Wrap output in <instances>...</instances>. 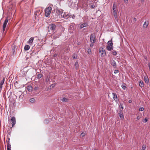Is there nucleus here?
I'll use <instances>...</instances> for the list:
<instances>
[{
    "label": "nucleus",
    "mask_w": 150,
    "mask_h": 150,
    "mask_svg": "<svg viewBox=\"0 0 150 150\" xmlns=\"http://www.w3.org/2000/svg\"><path fill=\"white\" fill-rule=\"evenodd\" d=\"M59 14L60 17L62 18H63L65 19H69L70 20V13H66V12L63 13V11L61 10L59 11Z\"/></svg>",
    "instance_id": "nucleus-1"
},
{
    "label": "nucleus",
    "mask_w": 150,
    "mask_h": 150,
    "mask_svg": "<svg viewBox=\"0 0 150 150\" xmlns=\"http://www.w3.org/2000/svg\"><path fill=\"white\" fill-rule=\"evenodd\" d=\"M57 25L54 23H51L49 26V28L53 33H55L57 30Z\"/></svg>",
    "instance_id": "nucleus-2"
},
{
    "label": "nucleus",
    "mask_w": 150,
    "mask_h": 150,
    "mask_svg": "<svg viewBox=\"0 0 150 150\" xmlns=\"http://www.w3.org/2000/svg\"><path fill=\"white\" fill-rule=\"evenodd\" d=\"M75 24L74 23H71L69 26L68 30L69 32L70 33H72L76 29V27H75Z\"/></svg>",
    "instance_id": "nucleus-3"
},
{
    "label": "nucleus",
    "mask_w": 150,
    "mask_h": 150,
    "mask_svg": "<svg viewBox=\"0 0 150 150\" xmlns=\"http://www.w3.org/2000/svg\"><path fill=\"white\" fill-rule=\"evenodd\" d=\"M52 10V8L49 6L45 10V16L48 17L50 14Z\"/></svg>",
    "instance_id": "nucleus-4"
},
{
    "label": "nucleus",
    "mask_w": 150,
    "mask_h": 150,
    "mask_svg": "<svg viewBox=\"0 0 150 150\" xmlns=\"http://www.w3.org/2000/svg\"><path fill=\"white\" fill-rule=\"evenodd\" d=\"M91 42L94 43L96 41V38L94 34H91L90 37Z\"/></svg>",
    "instance_id": "nucleus-5"
},
{
    "label": "nucleus",
    "mask_w": 150,
    "mask_h": 150,
    "mask_svg": "<svg viewBox=\"0 0 150 150\" xmlns=\"http://www.w3.org/2000/svg\"><path fill=\"white\" fill-rule=\"evenodd\" d=\"M99 52L101 53V55L103 56L104 57L106 55L105 50H104L103 48V47H101L99 49Z\"/></svg>",
    "instance_id": "nucleus-6"
},
{
    "label": "nucleus",
    "mask_w": 150,
    "mask_h": 150,
    "mask_svg": "<svg viewBox=\"0 0 150 150\" xmlns=\"http://www.w3.org/2000/svg\"><path fill=\"white\" fill-rule=\"evenodd\" d=\"M11 121L12 127H13L16 124V121L15 117L14 116L12 117L11 119Z\"/></svg>",
    "instance_id": "nucleus-7"
},
{
    "label": "nucleus",
    "mask_w": 150,
    "mask_h": 150,
    "mask_svg": "<svg viewBox=\"0 0 150 150\" xmlns=\"http://www.w3.org/2000/svg\"><path fill=\"white\" fill-rule=\"evenodd\" d=\"M88 25L87 23H84L81 24L79 26V28L80 29H81L83 28L88 26Z\"/></svg>",
    "instance_id": "nucleus-8"
},
{
    "label": "nucleus",
    "mask_w": 150,
    "mask_h": 150,
    "mask_svg": "<svg viewBox=\"0 0 150 150\" xmlns=\"http://www.w3.org/2000/svg\"><path fill=\"white\" fill-rule=\"evenodd\" d=\"M12 52L13 54H15L16 52V46L15 45H13L12 46Z\"/></svg>",
    "instance_id": "nucleus-9"
},
{
    "label": "nucleus",
    "mask_w": 150,
    "mask_h": 150,
    "mask_svg": "<svg viewBox=\"0 0 150 150\" xmlns=\"http://www.w3.org/2000/svg\"><path fill=\"white\" fill-rule=\"evenodd\" d=\"M112 94L113 95V98L115 101L118 100V99L116 94L115 93H112Z\"/></svg>",
    "instance_id": "nucleus-10"
},
{
    "label": "nucleus",
    "mask_w": 150,
    "mask_h": 150,
    "mask_svg": "<svg viewBox=\"0 0 150 150\" xmlns=\"http://www.w3.org/2000/svg\"><path fill=\"white\" fill-rule=\"evenodd\" d=\"M34 40V38L33 37L30 38L27 42V43L29 45H31L33 41Z\"/></svg>",
    "instance_id": "nucleus-11"
},
{
    "label": "nucleus",
    "mask_w": 150,
    "mask_h": 150,
    "mask_svg": "<svg viewBox=\"0 0 150 150\" xmlns=\"http://www.w3.org/2000/svg\"><path fill=\"white\" fill-rule=\"evenodd\" d=\"M118 114L121 119H123L124 118V115L122 112V110H119L118 112Z\"/></svg>",
    "instance_id": "nucleus-12"
},
{
    "label": "nucleus",
    "mask_w": 150,
    "mask_h": 150,
    "mask_svg": "<svg viewBox=\"0 0 150 150\" xmlns=\"http://www.w3.org/2000/svg\"><path fill=\"white\" fill-rule=\"evenodd\" d=\"M111 64L113 67L114 68H116V64L115 61L113 59L112 60Z\"/></svg>",
    "instance_id": "nucleus-13"
},
{
    "label": "nucleus",
    "mask_w": 150,
    "mask_h": 150,
    "mask_svg": "<svg viewBox=\"0 0 150 150\" xmlns=\"http://www.w3.org/2000/svg\"><path fill=\"white\" fill-rule=\"evenodd\" d=\"M74 66L76 69L77 70L78 69L79 67V64L78 62L76 61L75 62L74 65Z\"/></svg>",
    "instance_id": "nucleus-14"
},
{
    "label": "nucleus",
    "mask_w": 150,
    "mask_h": 150,
    "mask_svg": "<svg viewBox=\"0 0 150 150\" xmlns=\"http://www.w3.org/2000/svg\"><path fill=\"white\" fill-rule=\"evenodd\" d=\"M60 100L63 102H66L69 101V99L67 98L64 97L62 99H61Z\"/></svg>",
    "instance_id": "nucleus-15"
},
{
    "label": "nucleus",
    "mask_w": 150,
    "mask_h": 150,
    "mask_svg": "<svg viewBox=\"0 0 150 150\" xmlns=\"http://www.w3.org/2000/svg\"><path fill=\"white\" fill-rule=\"evenodd\" d=\"M7 150H11V144L10 143L9 141H8L7 143Z\"/></svg>",
    "instance_id": "nucleus-16"
},
{
    "label": "nucleus",
    "mask_w": 150,
    "mask_h": 150,
    "mask_svg": "<svg viewBox=\"0 0 150 150\" xmlns=\"http://www.w3.org/2000/svg\"><path fill=\"white\" fill-rule=\"evenodd\" d=\"M93 3V1L92 0H89L87 2V4L88 6H90V5Z\"/></svg>",
    "instance_id": "nucleus-17"
},
{
    "label": "nucleus",
    "mask_w": 150,
    "mask_h": 150,
    "mask_svg": "<svg viewBox=\"0 0 150 150\" xmlns=\"http://www.w3.org/2000/svg\"><path fill=\"white\" fill-rule=\"evenodd\" d=\"M108 51H111L113 48V46H107L106 47Z\"/></svg>",
    "instance_id": "nucleus-18"
},
{
    "label": "nucleus",
    "mask_w": 150,
    "mask_h": 150,
    "mask_svg": "<svg viewBox=\"0 0 150 150\" xmlns=\"http://www.w3.org/2000/svg\"><path fill=\"white\" fill-rule=\"evenodd\" d=\"M8 19L7 18H6L5 20L4 21L3 24V26L6 27L7 24L8 22Z\"/></svg>",
    "instance_id": "nucleus-19"
},
{
    "label": "nucleus",
    "mask_w": 150,
    "mask_h": 150,
    "mask_svg": "<svg viewBox=\"0 0 150 150\" xmlns=\"http://www.w3.org/2000/svg\"><path fill=\"white\" fill-rule=\"evenodd\" d=\"M33 87L30 86H28L27 90L28 91L31 92L33 90Z\"/></svg>",
    "instance_id": "nucleus-20"
},
{
    "label": "nucleus",
    "mask_w": 150,
    "mask_h": 150,
    "mask_svg": "<svg viewBox=\"0 0 150 150\" xmlns=\"http://www.w3.org/2000/svg\"><path fill=\"white\" fill-rule=\"evenodd\" d=\"M87 51L89 54H90L92 53L90 47H88L87 49Z\"/></svg>",
    "instance_id": "nucleus-21"
},
{
    "label": "nucleus",
    "mask_w": 150,
    "mask_h": 150,
    "mask_svg": "<svg viewBox=\"0 0 150 150\" xmlns=\"http://www.w3.org/2000/svg\"><path fill=\"white\" fill-rule=\"evenodd\" d=\"M30 46L29 45H26L25 46L24 49L25 51H27L30 49Z\"/></svg>",
    "instance_id": "nucleus-22"
},
{
    "label": "nucleus",
    "mask_w": 150,
    "mask_h": 150,
    "mask_svg": "<svg viewBox=\"0 0 150 150\" xmlns=\"http://www.w3.org/2000/svg\"><path fill=\"white\" fill-rule=\"evenodd\" d=\"M51 120V119L49 118L48 119H45L44 121V123L45 124H47L49 123L50 121V120Z\"/></svg>",
    "instance_id": "nucleus-23"
},
{
    "label": "nucleus",
    "mask_w": 150,
    "mask_h": 150,
    "mask_svg": "<svg viewBox=\"0 0 150 150\" xmlns=\"http://www.w3.org/2000/svg\"><path fill=\"white\" fill-rule=\"evenodd\" d=\"M77 58V55L75 53H74L73 54L72 58L74 59H76Z\"/></svg>",
    "instance_id": "nucleus-24"
},
{
    "label": "nucleus",
    "mask_w": 150,
    "mask_h": 150,
    "mask_svg": "<svg viewBox=\"0 0 150 150\" xmlns=\"http://www.w3.org/2000/svg\"><path fill=\"white\" fill-rule=\"evenodd\" d=\"M139 86L140 87L142 88L144 86V83L142 81H140L139 82Z\"/></svg>",
    "instance_id": "nucleus-25"
},
{
    "label": "nucleus",
    "mask_w": 150,
    "mask_h": 150,
    "mask_svg": "<svg viewBox=\"0 0 150 150\" xmlns=\"http://www.w3.org/2000/svg\"><path fill=\"white\" fill-rule=\"evenodd\" d=\"M144 80L145 81V82L146 83H147L149 82V79L148 77H147L146 76H144Z\"/></svg>",
    "instance_id": "nucleus-26"
},
{
    "label": "nucleus",
    "mask_w": 150,
    "mask_h": 150,
    "mask_svg": "<svg viewBox=\"0 0 150 150\" xmlns=\"http://www.w3.org/2000/svg\"><path fill=\"white\" fill-rule=\"evenodd\" d=\"M42 76L43 75L42 74H39L37 76V78L38 79H40Z\"/></svg>",
    "instance_id": "nucleus-27"
},
{
    "label": "nucleus",
    "mask_w": 150,
    "mask_h": 150,
    "mask_svg": "<svg viewBox=\"0 0 150 150\" xmlns=\"http://www.w3.org/2000/svg\"><path fill=\"white\" fill-rule=\"evenodd\" d=\"M112 40L111 39L108 42V44L109 45V46H113V44L112 41Z\"/></svg>",
    "instance_id": "nucleus-28"
},
{
    "label": "nucleus",
    "mask_w": 150,
    "mask_h": 150,
    "mask_svg": "<svg viewBox=\"0 0 150 150\" xmlns=\"http://www.w3.org/2000/svg\"><path fill=\"white\" fill-rule=\"evenodd\" d=\"M113 16L115 18V19H117V11L113 12Z\"/></svg>",
    "instance_id": "nucleus-29"
},
{
    "label": "nucleus",
    "mask_w": 150,
    "mask_h": 150,
    "mask_svg": "<svg viewBox=\"0 0 150 150\" xmlns=\"http://www.w3.org/2000/svg\"><path fill=\"white\" fill-rule=\"evenodd\" d=\"M5 77L3 78L2 80H1L0 82V85H3L5 81Z\"/></svg>",
    "instance_id": "nucleus-30"
},
{
    "label": "nucleus",
    "mask_w": 150,
    "mask_h": 150,
    "mask_svg": "<svg viewBox=\"0 0 150 150\" xmlns=\"http://www.w3.org/2000/svg\"><path fill=\"white\" fill-rule=\"evenodd\" d=\"M95 5H96V4L95 3H94L90 5V6L89 7L92 8H94L95 7Z\"/></svg>",
    "instance_id": "nucleus-31"
},
{
    "label": "nucleus",
    "mask_w": 150,
    "mask_h": 150,
    "mask_svg": "<svg viewBox=\"0 0 150 150\" xmlns=\"http://www.w3.org/2000/svg\"><path fill=\"white\" fill-rule=\"evenodd\" d=\"M70 20L71 19H74L75 18V16L74 14L71 15L70 13Z\"/></svg>",
    "instance_id": "nucleus-32"
},
{
    "label": "nucleus",
    "mask_w": 150,
    "mask_h": 150,
    "mask_svg": "<svg viewBox=\"0 0 150 150\" xmlns=\"http://www.w3.org/2000/svg\"><path fill=\"white\" fill-rule=\"evenodd\" d=\"M45 81L46 82H49L50 83V77L47 76L45 79Z\"/></svg>",
    "instance_id": "nucleus-33"
},
{
    "label": "nucleus",
    "mask_w": 150,
    "mask_h": 150,
    "mask_svg": "<svg viewBox=\"0 0 150 150\" xmlns=\"http://www.w3.org/2000/svg\"><path fill=\"white\" fill-rule=\"evenodd\" d=\"M120 108H122L123 110L124 108L123 104V103H120L119 105Z\"/></svg>",
    "instance_id": "nucleus-34"
},
{
    "label": "nucleus",
    "mask_w": 150,
    "mask_h": 150,
    "mask_svg": "<svg viewBox=\"0 0 150 150\" xmlns=\"http://www.w3.org/2000/svg\"><path fill=\"white\" fill-rule=\"evenodd\" d=\"M85 135V134L84 132H81L80 134L81 137H83Z\"/></svg>",
    "instance_id": "nucleus-35"
},
{
    "label": "nucleus",
    "mask_w": 150,
    "mask_h": 150,
    "mask_svg": "<svg viewBox=\"0 0 150 150\" xmlns=\"http://www.w3.org/2000/svg\"><path fill=\"white\" fill-rule=\"evenodd\" d=\"M148 25V24H147L146 22L145 21L143 24V27L145 28H146L147 27Z\"/></svg>",
    "instance_id": "nucleus-36"
},
{
    "label": "nucleus",
    "mask_w": 150,
    "mask_h": 150,
    "mask_svg": "<svg viewBox=\"0 0 150 150\" xmlns=\"http://www.w3.org/2000/svg\"><path fill=\"white\" fill-rule=\"evenodd\" d=\"M30 101L32 103H34L35 102V99L34 98H31L30 99Z\"/></svg>",
    "instance_id": "nucleus-37"
},
{
    "label": "nucleus",
    "mask_w": 150,
    "mask_h": 150,
    "mask_svg": "<svg viewBox=\"0 0 150 150\" xmlns=\"http://www.w3.org/2000/svg\"><path fill=\"white\" fill-rule=\"evenodd\" d=\"M56 83H54V84H52L50 85V87H51L50 88H54L55 87V85H56Z\"/></svg>",
    "instance_id": "nucleus-38"
},
{
    "label": "nucleus",
    "mask_w": 150,
    "mask_h": 150,
    "mask_svg": "<svg viewBox=\"0 0 150 150\" xmlns=\"http://www.w3.org/2000/svg\"><path fill=\"white\" fill-rule=\"evenodd\" d=\"M146 146L145 144H143L142 146V149L141 150H145Z\"/></svg>",
    "instance_id": "nucleus-39"
},
{
    "label": "nucleus",
    "mask_w": 150,
    "mask_h": 150,
    "mask_svg": "<svg viewBox=\"0 0 150 150\" xmlns=\"http://www.w3.org/2000/svg\"><path fill=\"white\" fill-rule=\"evenodd\" d=\"M144 110V108L143 107H140L139 109V111H142Z\"/></svg>",
    "instance_id": "nucleus-40"
},
{
    "label": "nucleus",
    "mask_w": 150,
    "mask_h": 150,
    "mask_svg": "<svg viewBox=\"0 0 150 150\" xmlns=\"http://www.w3.org/2000/svg\"><path fill=\"white\" fill-rule=\"evenodd\" d=\"M112 53L114 55H116L117 54V53L116 51L112 52Z\"/></svg>",
    "instance_id": "nucleus-41"
},
{
    "label": "nucleus",
    "mask_w": 150,
    "mask_h": 150,
    "mask_svg": "<svg viewBox=\"0 0 150 150\" xmlns=\"http://www.w3.org/2000/svg\"><path fill=\"white\" fill-rule=\"evenodd\" d=\"M121 87L124 90L126 89L127 88V87L125 85H122L121 86Z\"/></svg>",
    "instance_id": "nucleus-42"
},
{
    "label": "nucleus",
    "mask_w": 150,
    "mask_h": 150,
    "mask_svg": "<svg viewBox=\"0 0 150 150\" xmlns=\"http://www.w3.org/2000/svg\"><path fill=\"white\" fill-rule=\"evenodd\" d=\"M119 72V70H118L116 69V70H115L114 73L115 74H116L117 73H118Z\"/></svg>",
    "instance_id": "nucleus-43"
},
{
    "label": "nucleus",
    "mask_w": 150,
    "mask_h": 150,
    "mask_svg": "<svg viewBox=\"0 0 150 150\" xmlns=\"http://www.w3.org/2000/svg\"><path fill=\"white\" fill-rule=\"evenodd\" d=\"M38 89V86H35L34 88V90L35 91H37Z\"/></svg>",
    "instance_id": "nucleus-44"
},
{
    "label": "nucleus",
    "mask_w": 150,
    "mask_h": 150,
    "mask_svg": "<svg viewBox=\"0 0 150 150\" xmlns=\"http://www.w3.org/2000/svg\"><path fill=\"white\" fill-rule=\"evenodd\" d=\"M112 11H113V12H116L117 10L116 8H114L113 7H112Z\"/></svg>",
    "instance_id": "nucleus-45"
},
{
    "label": "nucleus",
    "mask_w": 150,
    "mask_h": 150,
    "mask_svg": "<svg viewBox=\"0 0 150 150\" xmlns=\"http://www.w3.org/2000/svg\"><path fill=\"white\" fill-rule=\"evenodd\" d=\"M148 121V119L146 117H145L144 119V123Z\"/></svg>",
    "instance_id": "nucleus-46"
},
{
    "label": "nucleus",
    "mask_w": 150,
    "mask_h": 150,
    "mask_svg": "<svg viewBox=\"0 0 150 150\" xmlns=\"http://www.w3.org/2000/svg\"><path fill=\"white\" fill-rule=\"evenodd\" d=\"M112 7H113L114 8H116L117 7V5L116 4L114 3L113 4L112 6Z\"/></svg>",
    "instance_id": "nucleus-47"
},
{
    "label": "nucleus",
    "mask_w": 150,
    "mask_h": 150,
    "mask_svg": "<svg viewBox=\"0 0 150 150\" xmlns=\"http://www.w3.org/2000/svg\"><path fill=\"white\" fill-rule=\"evenodd\" d=\"M6 27L3 26V32H4V31L5 30V29Z\"/></svg>",
    "instance_id": "nucleus-48"
},
{
    "label": "nucleus",
    "mask_w": 150,
    "mask_h": 150,
    "mask_svg": "<svg viewBox=\"0 0 150 150\" xmlns=\"http://www.w3.org/2000/svg\"><path fill=\"white\" fill-rule=\"evenodd\" d=\"M93 43H91L90 44V46L91 47H93Z\"/></svg>",
    "instance_id": "nucleus-49"
},
{
    "label": "nucleus",
    "mask_w": 150,
    "mask_h": 150,
    "mask_svg": "<svg viewBox=\"0 0 150 150\" xmlns=\"http://www.w3.org/2000/svg\"><path fill=\"white\" fill-rule=\"evenodd\" d=\"M140 118H141L140 116H138L137 117V120H139L140 119Z\"/></svg>",
    "instance_id": "nucleus-50"
},
{
    "label": "nucleus",
    "mask_w": 150,
    "mask_h": 150,
    "mask_svg": "<svg viewBox=\"0 0 150 150\" xmlns=\"http://www.w3.org/2000/svg\"><path fill=\"white\" fill-rule=\"evenodd\" d=\"M3 85H0V91H1Z\"/></svg>",
    "instance_id": "nucleus-51"
},
{
    "label": "nucleus",
    "mask_w": 150,
    "mask_h": 150,
    "mask_svg": "<svg viewBox=\"0 0 150 150\" xmlns=\"http://www.w3.org/2000/svg\"><path fill=\"white\" fill-rule=\"evenodd\" d=\"M125 3L127 4L128 3V0H124Z\"/></svg>",
    "instance_id": "nucleus-52"
},
{
    "label": "nucleus",
    "mask_w": 150,
    "mask_h": 150,
    "mask_svg": "<svg viewBox=\"0 0 150 150\" xmlns=\"http://www.w3.org/2000/svg\"><path fill=\"white\" fill-rule=\"evenodd\" d=\"M144 0H141V2L142 4H144Z\"/></svg>",
    "instance_id": "nucleus-53"
},
{
    "label": "nucleus",
    "mask_w": 150,
    "mask_h": 150,
    "mask_svg": "<svg viewBox=\"0 0 150 150\" xmlns=\"http://www.w3.org/2000/svg\"><path fill=\"white\" fill-rule=\"evenodd\" d=\"M57 54H54V55L53 57H56L57 56Z\"/></svg>",
    "instance_id": "nucleus-54"
},
{
    "label": "nucleus",
    "mask_w": 150,
    "mask_h": 150,
    "mask_svg": "<svg viewBox=\"0 0 150 150\" xmlns=\"http://www.w3.org/2000/svg\"><path fill=\"white\" fill-rule=\"evenodd\" d=\"M132 100H129L128 101V102H129V103H132Z\"/></svg>",
    "instance_id": "nucleus-55"
},
{
    "label": "nucleus",
    "mask_w": 150,
    "mask_h": 150,
    "mask_svg": "<svg viewBox=\"0 0 150 150\" xmlns=\"http://www.w3.org/2000/svg\"><path fill=\"white\" fill-rule=\"evenodd\" d=\"M134 20L135 21H137V19H136V18H134Z\"/></svg>",
    "instance_id": "nucleus-56"
},
{
    "label": "nucleus",
    "mask_w": 150,
    "mask_h": 150,
    "mask_svg": "<svg viewBox=\"0 0 150 150\" xmlns=\"http://www.w3.org/2000/svg\"><path fill=\"white\" fill-rule=\"evenodd\" d=\"M144 59L146 60V59H147V57H144Z\"/></svg>",
    "instance_id": "nucleus-57"
},
{
    "label": "nucleus",
    "mask_w": 150,
    "mask_h": 150,
    "mask_svg": "<svg viewBox=\"0 0 150 150\" xmlns=\"http://www.w3.org/2000/svg\"><path fill=\"white\" fill-rule=\"evenodd\" d=\"M86 30V29H85V28H83V31H84V30Z\"/></svg>",
    "instance_id": "nucleus-58"
},
{
    "label": "nucleus",
    "mask_w": 150,
    "mask_h": 150,
    "mask_svg": "<svg viewBox=\"0 0 150 150\" xmlns=\"http://www.w3.org/2000/svg\"><path fill=\"white\" fill-rule=\"evenodd\" d=\"M80 42H78V44H77V45H80Z\"/></svg>",
    "instance_id": "nucleus-59"
},
{
    "label": "nucleus",
    "mask_w": 150,
    "mask_h": 150,
    "mask_svg": "<svg viewBox=\"0 0 150 150\" xmlns=\"http://www.w3.org/2000/svg\"><path fill=\"white\" fill-rule=\"evenodd\" d=\"M9 140H10V139L9 138H8V140L9 141Z\"/></svg>",
    "instance_id": "nucleus-60"
},
{
    "label": "nucleus",
    "mask_w": 150,
    "mask_h": 150,
    "mask_svg": "<svg viewBox=\"0 0 150 150\" xmlns=\"http://www.w3.org/2000/svg\"><path fill=\"white\" fill-rule=\"evenodd\" d=\"M98 11H99V10H98ZM98 11H97V12Z\"/></svg>",
    "instance_id": "nucleus-61"
}]
</instances>
